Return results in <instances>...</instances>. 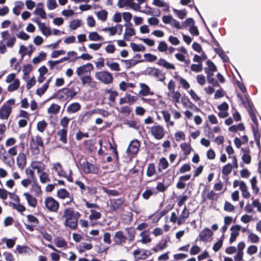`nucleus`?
<instances>
[{
    "label": "nucleus",
    "mask_w": 261,
    "mask_h": 261,
    "mask_svg": "<svg viewBox=\"0 0 261 261\" xmlns=\"http://www.w3.org/2000/svg\"><path fill=\"white\" fill-rule=\"evenodd\" d=\"M81 214L78 212H74L72 208H66L64 210L63 217L65 219L64 224L71 229H76L77 226L78 220Z\"/></svg>",
    "instance_id": "f257e3e1"
},
{
    "label": "nucleus",
    "mask_w": 261,
    "mask_h": 261,
    "mask_svg": "<svg viewBox=\"0 0 261 261\" xmlns=\"http://www.w3.org/2000/svg\"><path fill=\"white\" fill-rule=\"evenodd\" d=\"M73 88H64L59 90L54 95V98L60 101H65L72 99L76 94Z\"/></svg>",
    "instance_id": "f03ea898"
},
{
    "label": "nucleus",
    "mask_w": 261,
    "mask_h": 261,
    "mask_svg": "<svg viewBox=\"0 0 261 261\" xmlns=\"http://www.w3.org/2000/svg\"><path fill=\"white\" fill-rule=\"evenodd\" d=\"M30 148L33 154H38L40 148H44V144L42 138L37 136L35 138H32L30 142Z\"/></svg>",
    "instance_id": "7ed1b4c3"
},
{
    "label": "nucleus",
    "mask_w": 261,
    "mask_h": 261,
    "mask_svg": "<svg viewBox=\"0 0 261 261\" xmlns=\"http://www.w3.org/2000/svg\"><path fill=\"white\" fill-rule=\"evenodd\" d=\"M53 169L57 172L59 176L66 178L69 182H73L72 172L71 169L69 170V174L67 175L60 163H53Z\"/></svg>",
    "instance_id": "20e7f679"
},
{
    "label": "nucleus",
    "mask_w": 261,
    "mask_h": 261,
    "mask_svg": "<svg viewBox=\"0 0 261 261\" xmlns=\"http://www.w3.org/2000/svg\"><path fill=\"white\" fill-rule=\"evenodd\" d=\"M95 78L105 84H110L113 82V80L112 73L108 71L96 72Z\"/></svg>",
    "instance_id": "39448f33"
},
{
    "label": "nucleus",
    "mask_w": 261,
    "mask_h": 261,
    "mask_svg": "<svg viewBox=\"0 0 261 261\" xmlns=\"http://www.w3.org/2000/svg\"><path fill=\"white\" fill-rule=\"evenodd\" d=\"M57 196L59 198L61 199H68L69 201H66L63 203V205H69L71 203H75L74 201L73 196L72 194H70L69 192L65 189H60L57 193Z\"/></svg>",
    "instance_id": "423d86ee"
},
{
    "label": "nucleus",
    "mask_w": 261,
    "mask_h": 261,
    "mask_svg": "<svg viewBox=\"0 0 261 261\" xmlns=\"http://www.w3.org/2000/svg\"><path fill=\"white\" fill-rule=\"evenodd\" d=\"M151 135L154 139L160 140L162 139L165 135V130L163 126L161 125H154L150 128Z\"/></svg>",
    "instance_id": "0eeeda50"
},
{
    "label": "nucleus",
    "mask_w": 261,
    "mask_h": 261,
    "mask_svg": "<svg viewBox=\"0 0 261 261\" xmlns=\"http://www.w3.org/2000/svg\"><path fill=\"white\" fill-rule=\"evenodd\" d=\"M146 75H148L158 79L160 81H164L165 79V76L162 73V71L159 69L153 67H148L144 71Z\"/></svg>",
    "instance_id": "6e6552de"
},
{
    "label": "nucleus",
    "mask_w": 261,
    "mask_h": 261,
    "mask_svg": "<svg viewBox=\"0 0 261 261\" xmlns=\"http://www.w3.org/2000/svg\"><path fill=\"white\" fill-rule=\"evenodd\" d=\"M44 203L46 208L50 212H57L59 209V202L51 197H46Z\"/></svg>",
    "instance_id": "1a4fd4ad"
},
{
    "label": "nucleus",
    "mask_w": 261,
    "mask_h": 261,
    "mask_svg": "<svg viewBox=\"0 0 261 261\" xmlns=\"http://www.w3.org/2000/svg\"><path fill=\"white\" fill-rule=\"evenodd\" d=\"M93 69V65L91 63H88L77 67L76 68V73L79 77H81L83 75L91 74V71Z\"/></svg>",
    "instance_id": "9d476101"
},
{
    "label": "nucleus",
    "mask_w": 261,
    "mask_h": 261,
    "mask_svg": "<svg viewBox=\"0 0 261 261\" xmlns=\"http://www.w3.org/2000/svg\"><path fill=\"white\" fill-rule=\"evenodd\" d=\"M1 36L3 39L2 42L6 41V46L8 47L11 48L13 46L16 41L14 36H11L8 31H5L1 33Z\"/></svg>",
    "instance_id": "9b49d317"
},
{
    "label": "nucleus",
    "mask_w": 261,
    "mask_h": 261,
    "mask_svg": "<svg viewBox=\"0 0 261 261\" xmlns=\"http://www.w3.org/2000/svg\"><path fill=\"white\" fill-rule=\"evenodd\" d=\"M81 167L86 174H97L98 172V168L88 161L83 162L81 164Z\"/></svg>",
    "instance_id": "f8f14e48"
},
{
    "label": "nucleus",
    "mask_w": 261,
    "mask_h": 261,
    "mask_svg": "<svg viewBox=\"0 0 261 261\" xmlns=\"http://www.w3.org/2000/svg\"><path fill=\"white\" fill-rule=\"evenodd\" d=\"M79 77L83 86H88L92 89L96 88L97 82L93 80L91 74L83 75Z\"/></svg>",
    "instance_id": "ddd939ff"
},
{
    "label": "nucleus",
    "mask_w": 261,
    "mask_h": 261,
    "mask_svg": "<svg viewBox=\"0 0 261 261\" xmlns=\"http://www.w3.org/2000/svg\"><path fill=\"white\" fill-rule=\"evenodd\" d=\"M12 111V107L7 104H3L0 108V119L7 120Z\"/></svg>",
    "instance_id": "4468645a"
},
{
    "label": "nucleus",
    "mask_w": 261,
    "mask_h": 261,
    "mask_svg": "<svg viewBox=\"0 0 261 261\" xmlns=\"http://www.w3.org/2000/svg\"><path fill=\"white\" fill-rule=\"evenodd\" d=\"M114 242L116 245H122L127 241L126 236L124 235L122 231H118L115 233Z\"/></svg>",
    "instance_id": "2eb2a0df"
},
{
    "label": "nucleus",
    "mask_w": 261,
    "mask_h": 261,
    "mask_svg": "<svg viewBox=\"0 0 261 261\" xmlns=\"http://www.w3.org/2000/svg\"><path fill=\"white\" fill-rule=\"evenodd\" d=\"M117 5L119 8L127 6L133 10L139 8L138 5L135 4L134 0H118Z\"/></svg>",
    "instance_id": "dca6fc26"
},
{
    "label": "nucleus",
    "mask_w": 261,
    "mask_h": 261,
    "mask_svg": "<svg viewBox=\"0 0 261 261\" xmlns=\"http://www.w3.org/2000/svg\"><path fill=\"white\" fill-rule=\"evenodd\" d=\"M140 147V142L137 140L132 141L127 148V152L131 154H136Z\"/></svg>",
    "instance_id": "f3484780"
},
{
    "label": "nucleus",
    "mask_w": 261,
    "mask_h": 261,
    "mask_svg": "<svg viewBox=\"0 0 261 261\" xmlns=\"http://www.w3.org/2000/svg\"><path fill=\"white\" fill-rule=\"evenodd\" d=\"M123 202L122 198L111 199L110 200V208L113 211L120 209L122 207Z\"/></svg>",
    "instance_id": "a211bd4d"
},
{
    "label": "nucleus",
    "mask_w": 261,
    "mask_h": 261,
    "mask_svg": "<svg viewBox=\"0 0 261 261\" xmlns=\"http://www.w3.org/2000/svg\"><path fill=\"white\" fill-rule=\"evenodd\" d=\"M247 101V106H246L247 107L248 112L249 113L250 116L251 118L252 121L253 122V123L257 125V119L256 116V110L254 109L252 103H250L248 100Z\"/></svg>",
    "instance_id": "6ab92c4d"
},
{
    "label": "nucleus",
    "mask_w": 261,
    "mask_h": 261,
    "mask_svg": "<svg viewBox=\"0 0 261 261\" xmlns=\"http://www.w3.org/2000/svg\"><path fill=\"white\" fill-rule=\"evenodd\" d=\"M241 229V227L239 225H236L231 226L230 228V230L231 231V233L230 234V237L229 239V242L231 244L233 242L238 236L239 235V231Z\"/></svg>",
    "instance_id": "aec40b11"
},
{
    "label": "nucleus",
    "mask_w": 261,
    "mask_h": 261,
    "mask_svg": "<svg viewBox=\"0 0 261 261\" xmlns=\"http://www.w3.org/2000/svg\"><path fill=\"white\" fill-rule=\"evenodd\" d=\"M213 235L212 231L208 228H205L199 233V238L201 241L206 242Z\"/></svg>",
    "instance_id": "412c9836"
},
{
    "label": "nucleus",
    "mask_w": 261,
    "mask_h": 261,
    "mask_svg": "<svg viewBox=\"0 0 261 261\" xmlns=\"http://www.w3.org/2000/svg\"><path fill=\"white\" fill-rule=\"evenodd\" d=\"M16 161L18 167L20 170H23L27 163V158L25 154L23 152H20L17 157Z\"/></svg>",
    "instance_id": "4be33fe9"
},
{
    "label": "nucleus",
    "mask_w": 261,
    "mask_h": 261,
    "mask_svg": "<svg viewBox=\"0 0 261 261\" xmlns=\"http://www.w3.org/2000/svg\"><path fill=\"white\" fill-rule=\"evenodd\" d=\"M91 111L81 113L78 117V122L80 124L87 123L92 115Z\"/></svg>",
    "instance_id": "5701e85b"
},
{
    "label": "nucleus",
    "mask_w": 261,
    "mask_h": 261,
    "mask_svg": "<svg viewBox=\"0 0 261 261\" xmlns=\"http://www.w3.org/2000/svg\"><path fill=\"white\" fill-rule=\"evenodd\" d=\"M81 106L79 102H73L68 105L67 108V112L68 113H74L80 110Z\"/></svg>",
    "instance_id": "b1692460"
},
{
    "label": "nucleus",
    "mask_w": 261,
    "mask_h": 261,
    "mask_svg": "<svg viewBox=\"0 0 261 261\" xmlns=\"http://www.w3.org/2000/svg\"><path fill=\"white\" fill-rule=\"evenodd\" d=\"M140 87L141 90L139 91V94L143 96H147L148 95H153V92L150 91V88L146 84L144 83H140Z\"/></svg>",
    "instance_id": "393cba45"
},
{
    "label": "nucleus",
    "mask_w": 261,
    "mask_h": 261,
    "mask_svg": "<svg viewBox=\"0 0 261 261\" xmlns=\"http://www.w3.org/2000/svg\"><path fill=\"white\" fill-rule=\"evenodd\" d=\"M125 231L126 233L127 241L129 242H131L135 239V236L136 232L135 228L134 227H128L125 229Z\"/></svg>",
    "instance_id": "a878e982"
},
{
    "label": "nucleus",
    "mask_w": 261,
    "mask_h": 261,
    "mask_svg": "<svg viewBox=\"0 0 261 261\" xmlns=\"http://www.w3.org/2000/svg\"><path fill=\"white\" fill-rule=\"evenodd\" d=\"M206 65L207 67H205L204 69L206 74L214 73L217 71V67L212 61L207 60Z\"/></svg>",
    "instance_id": "bb28decb"
},
{
    "label": "nucleus",
    "mask_w": 261,
    "mask_h": 261,
    "mask_svg": "<svg viewBox=\"0 0 261 261\" xmlns=\"http://www.w3.org/2000/svg\"><path fill=\"white\" fill-rule=\"evenodd\" d=\"M189 211L187 209L186 206H185L184 210H182V212L181 213L180 215L179 216L178 225H180L181 224H182L185 221V220L189 217Z\"/></svg>",
    "instance_id": "cd10ccee"
},
{
    "label": "nucleus",
    "mask_w": 261,
    "mask_h": 261,
    "mask_svg": "<svg viewBox=\"0 0 261 261\" xmlns=\"http://www.w3.org/2000/svg\"><path fill=\"white\" fill-rule=\"evenodd\" d=\"M98 209H91L90 214L89 216V219L91 221L97 220L99 219L101 217V213L97 211Z\"/></svg>",
    "instance_id": "c85d7f7f"
},
{
    "label": "nucleus",
    "mask_w": 261,
    "mask_h": 261,
    "mask_svg": "<svg viewBox=\"0 0 261 261\" xmlns=\"http://www.w3.org/2000/svg\"><path fill=\"white\" fill-rule=\"evenodd\" d=\"M106 65L112 71H119L120 70L119 64L117 62H111L110 59L106 60Z\"/></svg>",
    "instance_id": "c756f323"
},
{
    "label": "nucleus",
    "mask_w": 261,
    "mask_h": 261,
    "mask_svg": "<svg viewBox=\"0 0 261 261\" xmlns=\"http://www.w3.org/2000/svg\"><path fill=\"white\" fill-rule=\"evenodd\" d=\"M158 64L167 69H175V66L173 64L168 62L163 59H160L158 61Z\"/></svg>",
    "instance_id": "7c9ffc66"
},
{
    "label": "nucleus",
    "mask_w": 261,
    "mask_h": 261,
    "mask_svg": "<svg viewBox=\"0 0 261 261\" xmlns=\"http://www.w3.org/2000/svg\"><path fill=\"white\" fill-rule=\"evenodd\" d=\"M24 196H25L28 204L33 207H35L37 204V200L35 197H34L32 195L30 194L29 193H24Z\"/></svg>",
    "instance_id": "2f4dec72"
},
{
    "label": "nucleus",
    "mask_w": 261,
    "mask_h": 261,
    "mask_svg": "<svg viewBox=\"0 0 261 261\" xmlns=\"http://www.w3.org/2000/svg\"><path fill=\"white\" fill-rule=\"evenodd\" d=\"M162 113L163 114V116L164 118V119L166 123V126L167 127L169 126V125L170 126H173L174 124V123L172 121H170V113L166 110H163L162 112Z\"/></svg>",
    "instance_id": "473e14b6"
},
{
    "label": "nucleus",
    "mask_w": 261,
    "mask_h": 261,
    "mask_svg": "<svg viewBox=\"0 0 261 261\" xmlns=\"http://www.w3.org/2000/svg\"><path fill=\"white\" fill-rule=\"evenodd\" d=\"M31 167L33 169V170L36 169L38 173H41L44 170V165L38 161L32 162Z\"/></svg>",
    "instance_id": "72a5a7b5"
},
{
    "label": "nucleus",
    "mask_w": 261,
    "mask_h": 261,
    "mask_svg": "<svg viewBox=\"0 0 261 261\" xmlns=\"http://www.w3.org/2000/svg\"><path fill=\"white\" fill-rule=\"evenodd\" d=\"M42 34L46 36H49L51 34V30L49 27L46 26L43 22L39 24L38 27Z\"/></svg>",
    "instance_id": "f704fd0d"
},
{
    "label": "nucleus",
    "mask_w": 261,
    "mask_h": 261,
    "mask_svg": "<svg viewBox=\"0 0 261 261\" xmlns=\"http://www.w3.org/2000/svg\"><path fill=\"white\" fill-rule=\"evenodd\" d=\"M16 250L19 254H30L32 253L31 249L26 246L17 245Z\"/></svg>",
    "instance_id": "c9c22d12"
},
{
    "label": "nucleus",
    "mask_w": 261,
    "mask_h": 261,
    "mask_svg": "<svg viewBox=\"0 0 261 261\" xmlns=\"http://www.w3.org/2000/svg\"><path fill=\"white\" fill-rule=\"evenodd\" d=\"M67 128H62L57 132V135L59 137V140L64 143L67 142Z\"/></svg>",
    "instance_id": "e433bc0d"
},
{
    "label": "nucleus",
    "mask_w": 261,
    "mask_h": 261,
    "mask_svg": "<svg viewBox=\"0 0 261 261\" xmlns=\"http://www.w3.org/2000/svg\"><path fill=\"white\" fill-rule=\"evenodd\" d=\"M169 166V163L167 159L162 157L159 162V168L158 170L159 172H161L162 170L167 169Z\"/></svg>",
    "instance_id": "4c0bfd02"
},
{
    "label": "nucleus",
    "mask_w": 261,
    "mask_h": 261,
    "mask_svg": "<svg viewBox=\"0 0 261 261\" xmlns=\"http://www.w3.org/2000/svg\"><path fill=\"white\" fill-rule=\"evenodd\" d=\"M180 148L184 152V154L186 156L189 155L191 150H192V148L191 147L190 144L187 143H183L180 145Z\"/></svg>",
    "instance_id": "58836bf2"
},
{
    "label": "nucleus",
    "mask_w": 261,
    "mask_h": 261,
    "mask_svg": "<svg viewBox=\"0 0 261 261\" xmlns=\"http://www.w3.org/2000/svg\"><path fill=\"white\" fill-rule=\"evenodd\" d=\"M140 236L142 239L140 240V242L143 244H147L151 242V239L149 237V233L147 231H142Z\"/></svg>",
    "instance_id": "ea45409f"
},
{
    "label": "nucleus",
    "mask_w": 261,
    "mask_h": 261,
    "mask_svg": "<svg viewBox=\"0 0 261 261\" xmlns=\"http://www.w3.org/2000/svg\"><path fill=\"white\" fill-rule=\"evenodd\" d=\"M174 78L178 81L184 89H188L190 88V84L189 83L181 76L179 75H175Z\"/></svg>",
    "instance_id": "a19ab883"
},
{
    "label": "nucleus",
    "mask_w": 261,
    "mask_h": 261,
    "mask_svg": "<svg viewBox=\"0 0 261 261\" xmlns=\"http://www.w3.org/2000/svg\"><path fill=\"white\" fill-rule=\"evenodd\" d=\"M60 106L56 103H53L47 109L48 114H56L58 113L60 110Z\"/></svg>",
    "instance_id": "79ce46f5"
},
{
    "label": "nucleus",
    "mask_w": 261,
    "mask_h": 261,
    "mask_svg": "<svg viewBox=\"0 0 261 261\" xmlns=\"http://www.w3.org/2000/svg\"><path fill=\"white\" fill-rule=\"evenodd\" d=\"M88 37L90 40L93 41H102L103 40V38L96 32L90 33Z\"/></svg>",
    "instance_id": "37998d69"
},
{
    "label": "nucleus",
    "mask_w": 261,
    "mask_h": 261,
    "mask_svg": "<svg viewBox=\"0 0 261 261\" xmlns=\"http://www.w3.org/2000/svg\"><path fill=\"white\" fill-rule=\"evenodd\" d=\"M33 50H29L27 47L22 45H20L19 53L21 55V59H22L27 55L30 56Z\"/></svg>",
    "instance_id": "c03bdc74"
},
{
    "label": "nucleus",
    "mask_w": 261,
    "mask_h": 261,
    "mask_svg": "<svg viewBox=\"0 0 261 261\" xmlns=\"http://www.w3.org/2000/svg\"><path fill=\"white\" fill-rule=\"evenodd\" d=\"M31 70H32L31 65L28 64V65H25L23 67V68L22 70V71L23 73L22 78L24 81H27L29 79V74L30 72L31 71Z\"/></svg>",
    "instance_id": "a18cd8bd"
},
{
    "label": "nucleus",
    "mask_w": 261,
    "mask_h": 261,
    "mask_svg": "<svg viewBox=\"0 0 261 261\" xmlns=\"http://www.w3.org/2000/svg\"><path fill=\"white\" fill-rule=\"evenodd\" d=\"M215 51L222 59L224 62H227L229 60V58L225 54L223 50L221 48H215Z\"/></svg>",
    "instance_id": "49530a36"
},
{
    "label": "nucleus",
    "mask_w": 261,
    "mask_h": 261,
    "mask_svg": "<svg viewBox=\"0 0 261 261\" xmlns=\"http://www.w3.org/2000/svg\"><path fill=\"white\" fill-rule=\"evenodd\" d=\"M46 56V54L44 52H41L40 53L39 55L35 58H33L32 60V62L34 64H37L41 62L42 61L44 60Z\"/></svg>",
    "instance_id": "de8ad7c7"
},
{
    "label": "nucleus",
    "mask_w": 261,
    "mask_h": 261,
    "mask_svg": "<svg viewBox=\"0 0 261 261\" xmlns=\"http://www.w3.org/2000/svg\"><path fill=\"white\" fill-rule=\"evenodd\" d=\"M156 172L155 167L154 164H149L148 166L146 175L148 177H151L155 174Z\"/></svg>",
    "instance_id": "09e8293b"
},
{
    "label": "nucleus",
    "mask_w": 261,
    "mask_h": 261,
    "mask_svg": "<svg viewBox=\"0 0 261 261\" xmlns=\"http://www.w3.org/2000/svg\"><path fill=\"white\" fill-rule=\"evenodd\" d=\"M16 240V238H14V239H7L6 238L2 239V242H5L6 244V246L9 248H12L14 247L15 244V241Z\"/></svg>",
    "instance_id": "8fccbe9b"
},
{
    "label": "nucleus",
    "mask_w": 261,
    "mask_h": 261,
    "mask_svg": "<svg viewBox=\"0 0 261 261\" xmlns=\"http://www.w3.org/2000/svg\"><path fill=\"white\" fill-rule=\"evenodd\" d=\"M232 168L233 167L231 164H227L222 168V173L223 175L227 176L231 173Z\"/></svg>",
    "instance_id": "3c124183"
},
{
    "label": "nucleus",
    "mask_w": 261,
    "mask_h": 261,
    "mask_svg": "<svg viewBox=\"0 0 261 261\" xmlns=\"http://www.w3.org/2000/svg\"><path fill=\"white\" fill-rule=\"evenodd\" d=\"M19 81L18 79H15L13 82L9 85L8 90L9 91L12 92L17 89L19 86Z\"/></svg>",
    "instance_id": "603ef678"
},
{
    "label": "nucleus",
    "mask_w": 261,
    "mask_h": 261,
    "mask_svg": "<svg viewBox=\"0 0 261 261\" xmlns=\"http://www.w3.org/2000/svg\"><path fill=\"white\" fill-rule=\"evenodd\" d=\"M240 190L242 192V196L244 198H249L250 196V194L249 192L248 191L247 187L245 184L244 185L242 184V186H241Z\"/></svg>",
    "instance_id": "864d4df0"
},
{
    "label": "nucleus",
    "mask_w": 261,
    "mask_h": 261,
    "mask_svg": "<svg viewBox=\"0 0 261 261\" xmlns=\"http://www.w3.org/2000/svg\"><path fill=\"white\" fill-rule=\"evenodd\" d=\"M91 111L92 114H98L104 117H107L109 115V113L108 111L101 109H95L92 110Z\"/></svg>",
    "instance_id": "5fc2aeb1"
},
{
    "label": "nucleus",
    "mask_w": 261,
    "mask_h": 261,
    "mask_svg": "<svg viewBox=\"0 0 261 261\" xmlns=\"http://www.w3.org/2000/svg\"><path fill=\"white\" fill-rule=\"evenodd\" d=\"M34 13L37 15L40 16L43 19L46 18V13L42 8H36L34 11Z\"/></svg>",
    "instance_id": "6e6d98bb"
},
{
    "label": "nucleus",
    "mask_w": 261,
    "mask_h": 261,
    "mask_svg": "<svg viewBox=\"0 0 261 261\" xmlns=\"http://www.w3.org/2000/svg\"><path fill=\"white\" fill-rule=\"evenodd\" d=\"M251 188L253 190V193L256 195L258 194L259 192V189L256 186V183H257V180L256 177L254 176L253 177L251 180Z\"/></svg>",
    "instance_id": "4d7b16f0"
},
{
    "label": "nucleus",
    "mask_w": 261,
    "mask_h": 261,
    "mask_svg": "<svg viewBox=\"0 0 261 261\" xmlns=\"http://www.w3.org/2000/svg\"><path fill=\"white\" fill-rule=\"evenodd\" d=\"M47 126V122L44 121H39L37 124V128L38 131L41 133H43Z\"/></svg>",
    "instance_id": "13d9d810"
},
{
    "label": "nucleus",
    "mask_w": 261,
    "mask_h": 261,
    "mask_svg": "<svg viewBox=\"0 0 261 261\" xmlns=\"http://www.w3.org/2000/svg\"><path fill=\"white\" fill-rule=\"evenodd\" d=\"M55 244L57 247H65L67 244L66 242L63 239L57 238L55 240Z\"/></svg>",
    "instance_id": "bf43d9fd"
},
{
    "label": "nucleus",
    "mask_w": 261,
    "mask_h": 261,
    "mask_svg": "<svg viewBox=\"0 0 261 261\" xmlns=\"http://www.w3.org/2000/svg\"><path fill=\"white\" fill-rule=\"evenodd\" d=\"M130 47L134 51H144L145 49V47L143 45H139L135 43H131Z\"/></svg>",
    "instance_id": "052dcab7"
},
{
    "label": "nucleus",
    "mask_w": 261,
    "mask_h": 261,
    "mask_svg": "<svg viewBox=\"0 0 261 261\" xmlns=\"http://www.w3.org/2000/svg\"><path fill=\"white\" fill-rule=\"evenodd\" d=\"M48 88V82L45 83L41 87L36 90V94L39 96L42 95Z\"/></svg>",
    "instance_id": "680f3d73"
},
{
    "label": "nucleus",
    "mask_w": 261,
    "mask_h": 261,
    "mask_svg": "<svg viewBox=\"0 0 261 261\" xmlns=\"http://www.w3.org/2000/svg\"><path fill=\"white\" fill-rule=\"evenodd\" d=\"M135 35V31L133 28H126L125 30V33L123 35V38L125 40L127 39L126 36H133Z\"/></svg>",
    "instance_id": "e2e57ef3"
},
{
    "label": "nucleus",
    "mask_w": 261,
    "mask_h": 261,
    "mask_svg": "<svg viewBox=\"0 0 261 261\" xmlns=\"http://www.w3.org/2000/svg\"><path fill=\"white\" fill-rule=\"evenodd\" d=\"M96 15L98 19L105 21L107 18L108 13L106 10H101L97 12Z\"/></svg>",
    "instance_id": "0e129e2a"
},
{
    "label": "nucleus",
    "mask_w": 261,
    "mask_h": 261,
    "mask_svg": "<svg viewBox=\"0 0 261 261\" xmlns=\"http://www.w3.org/2000/svg\"><path fill=\"white\" fill-rule=\"evenodd\" d=\"M10 204L13 208L17 210L19 212H23L25 210V207L21 204L19 202L17 203L11 202Z\"/></svg>",
    "instance_id": "69168bd1"
},
{
    "label": "nucleus",
    "mask_w": 261,
    "mask_h": 261,
    "mask_svg": "<svg viewBox=\"0 0 261 261\" xmlns=\"http://www.w3.org/2000/svg\"><path fill=\"white\" fill-rule=\"evenodd\" d=\"M40 180L42 183H46L50 181L48 174L45 172H42L39 175Z\"/></svg>",
    "instance_id": "338daca9"
},
{
    "label": "nucleus",
    "mask_w": 261,
    "mask_h": 261,
    "mask_svg": "<svg viewBox=\"0 0 261 261\" xmlns=\"http://www.w3.org/2000/svg\"><path fill=\"white\" fill-rule=\"evenodd\" d=\"M3 162L10 167L14 165V159L13 158H8L6 156H3Z\"/></svg>",
    "instance_id": "774afa93"
}]
</instances>
